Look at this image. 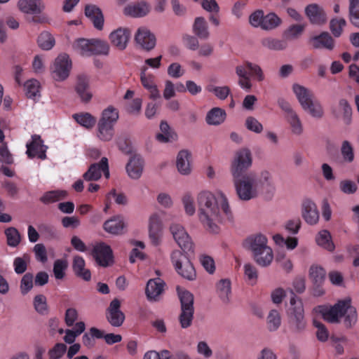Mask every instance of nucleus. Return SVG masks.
<instances>
[{
    "mask_svg": "<svg viewBox=\"0 0 359 359\" xmlns=\"http://www.w3.org/2000/svg\"><path fill=\"white\" fill-rule=\"evenodd\" d=\"M73 118L78 123L86 128H92L96 123V118L88 112L75 114Z\"/></svg>",
    "mask_w": 359,
    "mask_h": 359,
    "instance_id": "a19ab883",
    "label": "nucleus"
},
{
    "mask_svg": "<svg viewBox=\"0 0 359 359\" xmlns=\"http://www.w3.org/2000/svg\"><path fill=\"white\" fill-rule=\"evenodd\" d=\"M310 42L314 48H325L332 50L334 48V39L327 32H323L320 35L313 36Z\"/></svg>",
    "mask_w": 359,
    "mask_h": 359,
    "instance_id": "c85d7f7f",
    "label": "nucleus"
},
{
    "mask_svg": "<svg viewBox=\"0 0 359 359\" xmlns=\"http://www.w3.org/2000/svg\"><path fill=\"white\" fill-rule=\"evenodd\" d=\"M346 25V21L344 18H333L330 22V29L335 37H339Z\"/></svg>",
    "mask_w": 359,
    "mask_h": 359,
    "instance_id": "864d4df0",
    "label": "nucleus"
},
{
    "mask_svg": "<svg viewBox=\"0 0 359 359\" xmlns=\"http://www.w3.org/2000/svg\"><path fill=\"white\" fill-rule=\"evenodd\" d=\"M264 251L262 250L260 252H257L254 254H252L253 258L255 261V262L260 266L262 267H266L271 264L272 262V260L273 259V251L271 248H269V257L268 258V256L265 253L263 252Z\"/></svg>",
    "mask_w": 359,
    "mask_h": 359,
    "instance_id": "49530a36",
    "label": "nucleus"
},
{
    "mask_svg": "<svg viewBox=\"0 0 359 359\" xmlns=\"http://www.w3.org/2000/svg\"><path fill=\"white\" fill-rule=\"evenodd\" d=\"M19 9L25 13L39 14L45 6L42 0H20Z\"/></svg>",
    "mask_w": 359,
    "mask_h": 359,
    "instance_id": "393cba45",
    "label": "nucleus"
},
{
    "mask_svg": "<svg viewBox=\"0 0 359 359\" xmlns=\"http://www.w3.org/2000/svg\"><path fill=\"white\" fill-rule=\"evenodd\" d=\"M349 20L359 29V0H349Z\"/></svg>",
    "mask_w": 359,
    "mask_h": 359,
    "instance_id": "de8ad7c7",
    "label": "nucleus"
},
{
    "mask_svg": "<svg viewBox=\"0 0 359 359\" xmlns=\"http://www.w3.org/2000/svg\"><path fill=\"white\" fill-rule=\"evenodd\" d=\"M135 40L143 49L152 50L156 46V37L148 29L140 27L137 29Z\"/></svg>",
    "mask_w": 359,
    "mask_h": 359,
    "instance_id": "f3484780",
    "label": "nucleus"
},
{
    "mask_svg": "<svg viewBox=\"0 0 359 359\" xmlns=\"http://www.w3.org/2000/svg\"><path fill=\"white\" fill-rule=\"evenodd\" d=\"M29 262V257L27 255H24L23 257H15L13 261V266L15 272L17 274H22L26 271L27 265Z\"/></svg>",
    "mask_w": 359,
    "mask_h": 359,
    "instance_id": "5fc2aeb1",
    "label": "nucleus"
},
{
    "mask_svg": "<svg viewBox=\"0 0 359 359\" xmlns=\"http://www.w3.org/2000/svg\"><path fill=\"white\" fill-rule=\"evenodd\" d=\"M150 11L149 5L144 1L128 5L124 8V14L134 18L145 16Z\"/></svg>",
    "mask_w": 359,
    "mask_h": 359,
    "instance_id": "bb28decb",
    "label": "nucleus"
},
{
    "mask_svg": "<svg viewBox=\"0 0 359 359\" xmlns=\"http://www.w3.org/2000/svg\"><path fill=\"white\" fill-rule=\"evenodd\" d=\"M39 46L43 50H50L55 44L53 36L48 32H43L37 39Z\"/></svg>",
    "mask_w": 359,
    "mask_h": 359,
    "instance_id": "a18cd8bd",
    "label": "nucleus"
},
{
    "mask_svg": "<svg viewBox=\"0 0 359 359\" xmlns=\"http://www.w3.org/2000/svg\"><path fill=\"white\" fill-rule=\"evenodd\" d=\"M316 241L318 245L330 252H332L335 248L334 244L332 241L331 235L327 230L320 231L317 235Z\"/></svg>",
    "mask_w": 359,
    "mask_h": 359,
    "instance_id": "e433bc0d",
    "label": "nucleus"
},
{
    "mask_svg": "<svg viewBox=\"0 0 359 359\" xmlns=\"http://www.w3.org/2000/svg\"><path fill=\"white\" fill-rule=\"evenodd\" d=\"M181 303V313L179 320L182 328L189 327L194 318V295L187 290L178 291Z\"/></svg>",
    "mask_w": 359,
    "mask_h": 359,
    "instance_id": "6e6552de",
    "label": "nucleus"
},
{
    "mask_svg": "<svg viewBox=\"0 0 359 359\" xmlns=\"http://www.w3.org/2000/svg\"><path fill=\"white\" fill-rule=\"evenodd\" d=\"M35 310L40 314H46L48 312L46 298L43 294H38L34 299Z\"/></svg>",
    "mask_w": 359,
    "mask_h": 359,
    "instance_id": "680f3d73",
    "label": "nucleus"
},
{
    "mask_svg": "<svg viewBox=\"0 0 359 359\" xmlns=\"http://www.w3.org/2000/svg\"><path fill=\"white\" fill-rule=\"evenodd\" d=\"M67 193L63 190H53L46 192L41 198L40 201L44 204H50L57 202L65 198Z\"/></svg>",
    "mask_w": 359,
    "mask_h": 359,
    "instance_id": "4c0bfd02",
    "label": "nucleus"
},
{
    "mask_svg": "<svg viewBox=\"0 0 359 359\" xmlns=\"http://www.w3.org/2000/svg\"><path fill=\"white\" fill-rule=\"evenodd\" d=\"M244 274L251 285H255L257 283L258 272L254 265L250 263L245 264L244 265Z\"/></svg>",
    "mask_w": 359,
    "mask_h": 359,
    "instance_id": "e2e57ef3",
    "label": "nucleus"
},
{
    "mask_svg": "<svg viewBox=\"0 0 359 359\" xmlns=\"http://www.w3.org/2000/svg\"><path fill=\"white\" fill-rule=\"evenodd\" d=\"M262 44L264 47L271 50L280 51L287 48V42L285 39H279L272 37H266L262 40Z\"/></svg>",
    "mask_w": 359,
    "mask_h": 359,
    "instance_id": "473e14b6",
    "label": "nucleus"
},
{
    "mask_svg": "<svg viewBox=\"0 0 359 359\" xmlns=\"http://www.w3.org/2000/svg\"><path fill=\"white\" fill-rule=\"evenodd\" d=\"M26 95L29 98L34 99L39 96V82L36 79H31L25 83Z\"/></svg>",
    "mask_w": 359,
    "mask_h": 359,
    "instance_id": "3c124183",
    "label": "nucleus"
},
{
    "mask_svg": "<svg viewBox=\"0 0 359 359\" xmlns=\"http://www.w3.org/2000/svg\"><path fill=\"white\" fill-rule=\"evenodd\" d=\"M275 243L280 246L285 245L287 249L293 250L298 244V240L295 237L288 236L287 238H284L280 234H276L273 236Z\"/></svg>",
    "mask_w": 359,
    "mask_h": 359,
    "instance_id": "603ef678",
    "label": "nucleus"
},
{
    "mask_svg": "<svg viewBox=\"0 0 359 359\" xmlns=\"http://www.w3.org/2000/svg\"><path fill=\"white\" fill-rule=\"evenodd\" d=\"M217 292L223 302H229L231 294V281L229 279L220 280L217 284Z\"/></svg>",
    "mask_w": 359,
    "mask_h": 359,
    "instance_id": "f704fd0d",
    "label": "nucleus"
},
{
    "mask_svg": "<svg viewBox=\"0 0 359 359\" xmlns=\"http://www.w3.org/2000/svg\"><path fill=\"white\" fill-rule=\"evenodd\" d=\"M286 118L290 123L292 133L300 135L303 133V126L296 112L286 117Z\"/></svg>",
    "mask_w": 359,
    "mask_h": 359,
    "instance_id": "6e6d98bb",
    "label": "nucleus"
},
{
    "mask_svg": "<svg viewBox=\"0 0 359 359\" xmlns=\"http://www.w3.org/2000/svg\"><path fill=\"white\" fill-rule=\"evenodd\" d=\"M170 230L175 241L184 251L174 250L171 254V260L177 272L183 278L194 280L196 271L191 263L187 254L194 253V244L184 227L178 224H172Z\"/></svg>",
    "mask_w": 359,
    "mask_h": 359,
    "instance_id": "7ed1b4c3",
    "label": "nucleus"
},
{
    "mask_svg": "<svg viewBox=\"0 0 359 359\" xmlns=\"http://www.w3.org/2000/svg\"><path fill=\"white\" fill-rule=\"evenodd\" d=\"M281 319L277 310H271L267 317L268 328L270 331L276 330L280 325Z\"/></svg>",
    "mask_w": 359,
    "mask_h": 359,
    "instance_id": "4d7b16f0",
    "label": "nucleus"
},
{
    "mask_svg": "<svg viewBox=\"0 0 359 359\" xmlns=\"http://www.w3.org/2000/svg\"><path fill=\"white\" fill-rule=\"evenodd\" d=\"M194 33L201 39H207L210 36L208 23L204 18L198 17L193 25Z\"/></svg>",
    "mask_w": 359,
    "mask_h": 359,
    "instance_id": "2f4dec72",
    "label": "nucleus"
},
{
    "mask_svg": "<svg viewBox=\"0 0 359 359\" xmlns=\"http://www.w3.org/2000/svg\"><path fill=\"white\" fill-rule=\"evenodd\" d=\"M118 111L113 106L103 110L97 123V137L104 142L111 140L114 135V126L118 119Z\"/></svg>",
    "mask_w": 359,
    "mask_h": 359,
    "instance_id": "39448f33",
    "label": "nucleus"
},
{
    "mask_svg": "<svg viewBox=\"0 0 359 359\" xmlns=\"http://www.w3.org/2000/svg\"><path fill=\"white\" fill-rule=\"evenodd\" d=\"M130 31L126 28H118L112 32L109 35V39L113 46L118 50L126 49L129 38Z\"/></svg>",
    "mask_w": 359,
    "mask_h": 359,
    "instance_id": "4be33fe9",
    "label": "nucleus"
},
{
    "mask_svg": "<svg viewBox=\"0 0 359 359\" xmlns=\"http://www.w3.org/2000/svg\"><path fill=\"white\" fill-rule=\"evenodd\" d=\"M121 302L115 298L109 306L106 311L108 322L114 327H120L125 320V314L121 311Z\"/></svg>",
    "mask_w": 359,
    "mask_h": 359,
    "instance_id": "ddd939ff",
    "label": "nucleus"
},
{
    "mask_svg": "<svg viewBox=\"0 0 359 359\" xmlns=\"http://www.w3.org/2000/svg\"><path fill=\"white\" fill-rule=\"evenodd\" d=\"M160 129L162 133L156 135V140L161 142H168L176 139L177 135L170 130V126L166 121H161Z\"/></svg>",
    "mask_w": 359,
    "mask_h": 359,
    "instance_id": "58836bf2",
    "label": "nucleus"
},
{
    "mask_svg": "<svg viewBox=\"0 0 359 359\" xmlns=\"http://www.w3.org/2000/svg\"><path fill=\"white\" fill-rule=\"evenodd\" d=\"M68 267V263L66 259H58L53 264V274L57 280H62L66 275V270Z\"/></svg>",
    "mask_w": 359,
    "mask_h": 359,
    "instance_id": "79ce46f5",
    "label": "nucleus"
},
{
    "mask_svg": "<svg viewBox=\"0 0 359 359\" xmlns=\"http://www.w3.org/2000/svg\"><path fill=\"white\" fill-rule=\"evenodd\" d=\"M341 155L342 156L343 161L347 163H351L355 158L354 149L351 144L347 141L344 140L341 147L340 149Z\"/></svg>",
    "mask_w": 359,
    "mask_h": 359,
    "instance_id": "37998d69",
    "label": "nucleus"
},
{
    "mask_svg": "<svg viewBox=\"0 0 359 359\" xmlns=\"http://www.w3.org/2000/svg\"><path fill=\"white\" fill-rule=\"evenodd\" d=\"M27 154L29 158L37 156L40 159L46 158V147L43 144L41 137L36 135L32 136V142L27 143Z\"/></svg>",
    "mask_w": 359,
    "mask_h": 359,
    "instance_id": "dca6fc26",
    "label": "nucleus"
},
{
    "mask_svg": "<svg viewBox=\"0 0 359 359\" xmlns=\"http://www.w3.org/2000/svg\"><path fill=\"white\" fill-rule=\"evenodd\" d=\"M290 302L292 308L288 313V324L290 331L295 334L303 332L306 327L304 311L302 301L292 292Z\"/></svg>",
    "mask_w": 359,
    "mask_h": 359,
    "instance_id": "423d86ee",
    "label": "nucleus"
},
{
    "mask_svg": "<svg viewBox=\"0 0 359 359\" xmlns=\"http://www.w3.org/2000/svg\"><path fill=\"white\" fill-rule=\"evenodd\" d=\"M302 217L309 224H316L319 219V212L317 206L311 200L305 199L302 205Z\"/></svg>",
    "mask_w": 359,
    "mask_h": 359,
    "instance_id": "6ab92c4d",
    "label": "nucleus"
},
{
    "mask_svg": "<svg viewBox=\"0 0 359 359\" xmlns=\"http://www.w3.org/2000/svg\"><path fill=\"white\" fill-rule=\"evenodd\" d=\"M109 46L107 42L99 39H92L91 55H108Z\"/></svg>",
    "mask_w": 359,
    "mask_h": 359,
    "instance_id": "c03bdc74",
    "label": "nucleus"
},
{
    "mask_svg": "<svg viewBox=\"0 0 359 359\" xmlns=\"http://www.w3.org/2000/svg\"><path fill=\"white\" fill-rule=\"evenodd\" d=\"M33 278L34 276L31 273H25L20 282V290L23 294H27L33 287Z\"/></svg>",
    "mask_w": 359,
    "mask_h": 359,
    "instance_id": "0e129e2a",
    "label": "nucleus"
},
{
    "mask_svg": "<svg viewBox=\"0 0 359 359\" xmlns=\"http://www.w3.org/2000/svg\"><path fill=\"white\" fill-rule=\"evenodd\" d=\"M92 255L96 263L100 266L107 267L113 262L112 250L104 243L96 244L93 247Z\"/></svg>",
    "mask_w": 359,
    "mask_h": 359,
    "instance_id": "9d476101",
    "label": "nucleus"
},
{
    "mask_svg": "<svg viewBox=\"0 0 359 359\" xmlns=\"http://www.w3.org/2000/svg\"><path fill=\"white\" fill-rule=\"evenodd\" d=\"M316 311L330 323H339L341 318H344V326L348 328L354 325L358 319L356 309L351 305L350 297L339 300L333 306H318Z\"/></svg>",
    "mask_w": 359,
    "mask_h": 359,
    "instance_id": "20e7f679",
    "label": "nucleus"
},
{
    "mask_svg": "<svg viewBox=\"0 0 359 359\" xmlns=\"http://www.w3.org/2000/svg\"><path fill=\"white\" fill-rule=\"evenodd\" d=\"M325 274H326V273H325V269L321 266L313 265L310 267V269H309L310 278L316 285H320L322 283V282L325 279Z\"/></svg>",
    "mask_w": 359,
    "mask_h": 359,
    "instance_id": "09e8293b",
    "label": "nucleus"
},
{
    "mask_svg": "<svg viewBox=\"0 0 359 359\" xmlns=\"http://www.w3.org/2000/svg\"><path fill=\"white\" fill-rule=\"evenodd\" d=\"M102 172L106 178L109 177L108 159L106 157H102L99 163L91 164L83 177L86 181H97Z\"/></svg>",
    "mask_w": 359,
    "mask_h": 359,
    "instance_id": "1a4fd4ad",
    "label": "nucleus"
},
{
    "mask_svg": "<svg viewBox=\"0 0 359 359\" xmlns=\"http://www.w3.org/2000/svg\"><path fill=\"white\" fill-rule=\"evenodd\" d=\"M35 258L41 263H46L48 261L46 249L43 244L38 243L34 247Z\"/></svg>",
    "mask_w": 359,
    "mask_h": 359,
    "instance_id": "774afa93",
    "label": "nucleus"
},
{
    "mask_svg": "<svg viewBox=\"0 0 359 359\" xmlns=\"http://www.w3.org/2000/svg\"><path fill=\"white\" fill-rule=\"evenodd\" d=\"M305 27L304 24L292 25L284 32V36L288 39H296L302 34Z\"/></svg>",
    "mask_w": 359,
    "mask_h": 359,
    "instance_id": "8fccbe9b",
    "label": "nucleus"
},
{
    "mask_svg": "<svg viewBox=\"0 0 359 359\" xmlns=\"http://www.w3.org/2000/svg\"><path fill=\"white\" fill-rule=\"evenodd\" d=\"M198 218L203 227L210 233H217L219 224L231 221L233 214L225 195L220 193L218 198L208 191L198 194L197 197Z\"/></svg>",
    "mask_w": 359,
    "mask_h": 359,
    "instance_id": "f257e3e1",
    "label": "nucleus"
},
{
    "mask_svg": "<svg viewBox=\"0 0 359 359\" xmlns=\"http://www.w3.org/2000/svg\"><path fill=\"white\" fill-rule=\"evenodd\" d=\"M72 68V61L67 54H61L55 60L53 76L57 81L66 79Z\"/></svg>",
    "mask_w": 359,
    "mask_h": 359,
    "instance_id": "9b49d317",
    "label": "nucleus"
},
{
    "mask_svg": "<svg viewBox=\"0 0 359 359\" xmlns=\"http://www.w3.org/2000/svg\"><path fill=\"white\" fill-rule=\"evenodd\" d=\"M305 13L312 24L320 25L327 22L326 13L316 4L308 5L305 8Z\"/></svg>",
    "mask_w": 359,
    "mask_h": 359,
    "instance_id": "a211bd4d",
    "label": "nucleus"
},
{
    "mask_svg": "<svg viewBox=\"0 0 359 359\" xmlns=\"http://www.w3.org/2000/svg\"><path fill=\"white\" fill-rule=\"evenodd\" d=\"M123 227V222L119 217H114L108 219L103 224L104 229L111 234L121 233Z\"/></svg>",
    "mask_w": 359,
    "mask_h": 359,
    "instance_id": "72a5a7b5",
    "label": "nucleus"
},
{
    "mask_svg": "<svg viewBox=\"0 0 359 359\" xmlns=\"http://www.w3.org/2000/svg\"><path fill=\"white\" fill-rule=\"evenodd\" d=\"M72 46L74 50L81 55H91L92 39L89 40L84 38L78 39L74 42Z\"/></svg>",
    "mask_w": 359,
    "mask_h": 359,
    "instance_id": "c9c22d12",
    "label": "nucleus"
},
{
    "mask_svg": "<svg viewBox=\"0 0 359 359\" xmlns=\"http://www.w3.org/2000/svg\"><path fill=\"white\" fill-rule=\"evenodd\" d=\"M245 248L252 251V254L263 250L264 253L269 255V248L267 245V238L262 234H255L248 237L243 243ZM269 256H268V258Z\"/></svg>",
    "mask_w": 359,
    "mask_h": 359,
    "instance_id": "f8f14e48",
    "label": "nucleus"
},
{
    "mask_svg": "<svg viewBox=\"0 0 359 359\" xmlns=\"http://www.w3.org/2000/svg\"><path fill=\"white\" fill-rule=\"evenodd\" d=\"M7 243L9 246L16 247L20 241V236L18 231L14 227H9L5 230Z\"/></svg>",
    "mask_w": 359,
    "mask_h": 359,
    "instance_id": "13d9d810",
    "label": "nucleus"
},
{
    "mask_svg": "<svg viewBox=\"0 0 359 359\" xmlns=\"http://www.w3.org/2000/svg\"><path fill=\"white\" fill-rule=\"evenodd\" d=\"M182 203L185 212L189 215H193L195 213L196 208L194 205V198L189 193H187L182 198Z\"/></svg>",
    "mask_w": 359,
    "mask_h": 359,
    "instance_id": "338daca9",
    "label": "nucleus"
},
{
    "mask_svg": "<svg viewBox=\"0 0 359 359\" xmlns=\"http://www.w3.org/2000/svg\"><path fill=\"white\" fill-rule=\"evenodd\" d=\"M190 157V153L186 150L180 151L177 156V168L182 175H189L191 172Z\"/></svg>",
    "mask_w": 359,
    "mask_h": 359,
    "instance_id": "c756f323",
    "label": "nucleus"
},
{
    "mask_svg": "<svg viewBox=\"0 0 359 359\" xmlns=\"http://www.w3.org/2000/svg\"><path fill=\"white\" fill-rule=\"evenodd\" d=\"M85 265L86 262L82 257L76 255L74 257L72 269L75 275L86 281H89L91 279V273L89 269H85Z\"/></svg>",
    "mask_w": 359,
    "mask_h": 359,
    "instance_id": "cd10ccee",
    "label": "nucleus"
},
{
    "mask_svg": "<svg viewBox=\"0 0 359 359\" xmlns=\"http://www.w3.org/2000/svg\"><path fill=\"white\" fill-rule=\"evenodd\" d=\"M165 285V282L159 278L149 280L145 288L147 299L152 302H158L164 292Z\"/></svg>",
    "mask_w": 359,
    "mask_h": 359,
    "instance_id": "4468645a",
    "label": "nucleus"
},
{
    "mask_svg": "<svg viewBox=\"0 0 359 359\" xmlns=\"http://www.w3.org/2000/svg\"><path fill=\"white\" fill-rule=\"evenodd\" d=\"M252 165L251 152L248 149H242L236 153L231 165V173L234 186L238 198L242 201H250L258 195V177L253 172H246Z\"/></svg>",
    "mask_w": 359,
    "mask_h": 359,
    "instance_id": "f03ea898",
    "label": "nucleus"
},
{
    "mask_svg": "<svg viewBox=\"0 0 359 359\" xmlns=\"http://www.w3.org/2000/svg\"><path fill=\"white\" fill-rule=\"evenodd\" d=\"M162 230V222L159 215L154 213L149 218V238L154 245H159Z\"/></svg>",
    "mask_w": 359,
    "mask_h": 359,
    "instance_id": "aec40b11",
    "label": "nucleus"
},
{
    "mask_svg": "<svg viewBox=\"0 0 359 359\" xmlns=\"http://www.w3.org/2000/svg\"><path fill=\"white\" fill-rule=\"evenodd\" d=\"M281 19L274 13L264 15L261 28L265 30H271L276 28L281 23Z\"/></svg>",
    "mask_w": 359,
    "mask_h": 359,
    "instance_id": "ea45409f",
    "label": "nucleus"
},
{
    "mask_svg": "<svg viewBox=\"0 0 359 359\" xmlns=\"http://www.w3.org/2000/svg\"><path fill=\"white\" fill-rule=\"evenodd\" d=\"M226 112L219 107H214L206 115V122L209 125L217 126L223 123L226 118Z\"/></svg>",
    "mask_w": 359,
    "mask_h": 359,
    "instance_id": "7c9ffc66",
    "label": "nucleus"
},
{
    "mask_svg": "<svg viewBox=\"0 0 359 359\" xmlns=\"http://www.w3.org/2000/svg\"><path fill=\"white\" fill-rule=\"evenodd\" d=\"M144 161L140 155L130 157L126 165V171L129 177L134 180L139 179L143 171Z\"/></svg>",
    "mask_w": 359,
    "mask_h": 359,
    "instance_id": "5701e85b",
    "label": "nucleus"
},
{
    "mask_svg": "<svg viewBox=\"0 0 359 359\" xmlns=\"http://www.w3.org/2000/svg\"><path fill=\"white\" fill-rule=\"evenodd\" d=\"M208 92L213 93L215 95L219 100H225L230 94L231 90L228 86H215L208 85L206 87Z\"/></svg>",
    "mask_w": 359,
    "mask_h": 359,
    "instance_id": "bf43d9fd",
    "label": "nucleus"
},
{
    "mask_svg": "<svg viewBox=\"0 0 359 359\" xmlns=\"http://www.w3.org/2000/svg\"><path fill=\"white\" fill-rule=\"evenodd\" d=\"M332 112L336 118L342 117L345 124L351 123L352 108L346 99H340L338 104L332 107Z\"/></svg>",
    "mask_w": 359,
    "mask_h": 359,
    "instance_id": "412c9836",
    "label": "nucleus"
},
{
    "mask_svg": "<svg viewBox=\"0 0 359 359\" xmlns=\"http://www.w3.org/2000/svg\"><path fill=\"white\" fill-rule=\"evenodd\" d=\"M147 67H143L140 73V81L143 87L149 93V98L156 100L161 97L160 91L155 83V76L147 73Z\"/></svg>",
    "mask_w": 359,
    "mask_h": 359,
    "instance_id": "2eb2a0df",
    "label": "nucleus"
},
{
    "mask_svg": "<svg viewBox=\"0 0 359 359\" xmlns=\"http://www.w3.org/2000/svg\"><path fill=\"white\" fill-rule=\"evenodd\" d=\"M292 90L304 110L307 111L313 117L321 118L323 116V110L321 104L318 101L313 100V94L309 89L295 83L292 86Z\"/></svg>",
    "mask_w": 359,
    "mask_h": 359,
    "instance_id": "0eeeda50",
    "label": "nucleus"
},
{
    "mask_svg": "<svg viewBox=\"0 0 359 359\" xmlns=\"http://www.w3.org/2000/svg\"><path fill=\"white\" fill-rule=\"evenodd\" d=\"M85 15L93 22L94 27L102 30L104 25V16L101 9L95 5L88 4L85 7Z\"/></svg>",
    "mask_w": 359,
    "mask_h": 359,
    "instance_id": "b1692460",
    "label": "nucleus"
},
{
    "mask_svg": "<svg viewBox=\"0 0 359 359\" xmlns=\"http://www.w3.org/2000/svg\"><path fill=\"white\" fill-rule=\"evenodd\" d=\"M67 351V346L63 343H57L48 351L49 359H60Z\"/></svg>",
    "mask_w": 359,
    "mask_h": 359,
    "instance_id": "052dcab7",
    "label": "nucleus"
},
{
    "mask_svg": "<svg viewBox=\"0 0 359 359\" xmlns=\"http://www.w3.org/2000/svg\"><path fill=\"white\" fill-rule=\"evenodd\" d=\"M75 89L82 102H88L91 100L92 93L90 91L88 79L86 76H78Z\"/></svg>",
    "mask_w": 359,
    "mask_h": 359,
    "instance_id": "a878e982",
    "label": "nucleus"
},
{
    "mask_svg": "<svg viewBox=\"0 0 359 359\" xmlns=\"http://www.w3.org/2000/svg\"><path fill=\"white\" fill-rule=\"evenodd\" d=\"M339 189L344 194H353L357 191L358 187L354 182L350 180H344L340 182Z\"/></svg>",
    "mask_w": 359,
    "mask_h": 359,
    "instance_id": "69168bd1",
    "label": "nucleus"
}]
</instances>
